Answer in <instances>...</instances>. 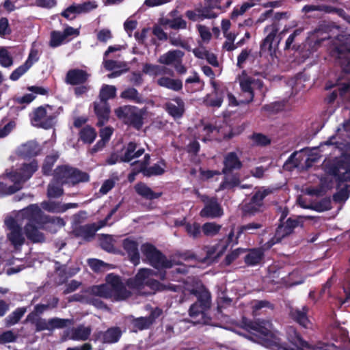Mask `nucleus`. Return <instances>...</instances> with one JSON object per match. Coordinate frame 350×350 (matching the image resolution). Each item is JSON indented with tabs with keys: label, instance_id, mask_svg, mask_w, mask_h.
Here are the masks:
<instances>
[{
	"label": "nucleus",
	"instance_id": "nucleus-1",
	"mask_svg": "<svg viewBox=\"0 0 350 350\" xmlns=\"http://www.w3.org/2000/svg\"><path fill=\"white\" fill-rule=\"evenodd\" d=\"M241 325L244 329L253 334V336L251 337L252 340L260 343L267 348L272 349L277 348L278 350H306L305 349H312V347L301 338L293 327H291L287 329L288 339L293 345L289 347L282 343L279 332L273 329L271 322L269 320L258 319L252 321L243 317ZM312 349L342 350V348L334 344L323 342H317L312 347Z\"/></svg>",
	"mask_w": 350,
	"mask_h": 350
},
{
	"label": "nucleus",
	"instance_id": "nucleus-2",
	"mask_svg": "<svg viewBox=\"0 0 350 350\" xmlns=\"http://www.w3.org/2000/svg\"><path fill=\"white\" fill-rule=\"evenodd\" d=\"M20 216H26L29 219L30 224L26 226L25 235L33 243L44 241V235L39 231L40 229L55 233L66 224L64 220L59 217L45 215L36 204H30L23 208Z\"/></svg>",
	"mask_w": 350,
	"mask_h": 350
},
{
	"label": "nucleus",
	"instance_id": "nucleus-3",
	"mask_svg": "<svg viewBox=\"0 0 350 350\" xmlns=\"http://www.w3.org/2000/svg\"><path fill=\"white\" fill-rule=\"evenodd\" d=\"M157 273L148 268L140 269L135 277L128 279L126 285L132 290L143 295L154 293L157 291L170 290L174 292L180 291L182 287L179 285L169 284L163 285L158 280L152 278Z\"/></svg>",
	"mask_w": 350,
	"mask_h": 350
},
{
	"label": "nucleus",
	"instance_id": "nucleus-4",
	"mask_svg": "<svg viewBox=\"0 0 350 350\" xmlns=\"http://www.w3.org/2000/svg\"><path fill=\"white\" fill-rule=\"evenodd\" d=\"M105 280V284L90 287V294L113 301H124L131 295V291L126 288L121 277L110 273L107 275Z\"/></svg>",
	"mask_w": 350,
	"mask_h": 350
},
{
	"label": "nucleus",
	"instance_id": "nucleus-5",
	"mask_svg": "<svg viewBox=\"0 0 350 350\" xmlns=\"http://www.w3.org/2000/svg\"><path fill=\"white\" fill-rule=\"evenodd\" d=\"M38 165L36 160L29 163H23L20 167L7 173V176L13 183L12 185L0 181V196L10 195L20 190L24 183L29 180L38 170Z\"/></svg>",
	"mask_w": 350,
	"mask_h": 350
},
{
	"label": "nucleus",
	"instance_id": "nucleus-6",
	"mask_svg": "<svg viewBox=\"0 0 350 350\" xmlns=\"http://www.w3.org/2000/svg\"><path fill=\"white\" fill-rule=\"evenodd\" d=\"M22 209L16 215L15 217H10L5 219V224L10 232L8 233V239L15 250H19L24 244L25 239L22 231V225L24 221H27L24 229L30 224L29 219L26 216H20Z\"/></svg>",
	"mask_w": 350,
	"mask_h": 350
},
{
	"label": "nucleus",
	"instance_id": "nucleus-7",
	"mask_svg": "<svg viewBox=\"0 0 350 350\" xmlns=\"http://www.w3.org/2000/svg\"><path fill=\"white\" fill-rule=\"evenodd\" d=\"M239 83L241 88L240 96L243 98L240 99L241 103H250L253 100L255 94L259 92L264 97L267 92L262 81L255 77L243 73L239 78Z\"/></svg>",
	"mask_w": 350,
	"mask_h": 350
},
{
	"label": "nucleus",
	"instance_id": "nucleus-8",
	"mask_svg": "<svg viewBox=\"0 0 350 350\" xmlns=\"http://www.w3.org/2000/svg\"><path fill=\"white\" fill-rule=\"evenodd\" d=\"M116 88L111 85H103L100 90L99 101L94 102V111L98 118V126L104 125L109 120L110 107L107 100L116 95Z\"/></svg>",
	"mask_w": 350,
	"mask_h": 350
},
{
	"label": "nucleus",
	"instance_id": "nucleus-9",
	"mask_svg": "<svg viewBox=\"0 0 350 350\" xmlns=\"http://www.w3.org/2000/svg\"><path fill=\"white\" fill-rule=\"evenodd\" d=\"M143 261L157 269H168L172 262L159 250L150 243H144L141 246Z\"/></svg>",
	"mask_w": 350,
	"mask_h": 350
},
{
	"label": "nucleus",
	"instance_id": "nucleus-10",
	"mask_svg": "<svg viewBox=\"0 0 350 350\" xmlns=\"http://www.w3.org/2000/svg\"><path fill=\"white\" fill-rule=\"evenodd\" d=\"M224 168L222 173L226 175L224 181L219 185V190L232 188L239 183V180L236 176H229L228 174L232 170H239L242 167V163L237 154L234 152L228 153L224 160Z\"/></svg>",
	"mask_w": 350,
	"mask_h": 350
},
{
	"label": "nucleus",
	"instance_id": "nucleus-11",
	"mask_svg": "<svg viewBox=\"0 0 350 350\" xmlns=\"http://www.w3.org/2000/svg\"><path fill=\"white\" fill-rule=\"evenodd\" d=\"M193 293L197 297L198 300L190 306L189 316L192 318L203 319L205 312L211 306V293L203 286L194 291Z\"/></svg>",
	"mask_w": 350,
	"mask_h": 350
},
{
	"label": "nucleus",
	"instance_id": "nucleus-12",
	"mask_svg": "<svg viewBox=\"0 0 350 350\" xmlns=\"http://www.w3.org/2000/svg\"><path fill=\"white\" fill-rule=\"evenodd\" d=\"M116 116L126 124L140 129L143 125V117L139 109L134 106L124 105L115 110Z\"/></svg>",
	"mask_w": 350,
	"mask_h": 350
},
{
	"label": "nucleus",
	"instance_id": "nucleus-13",
	"mask_svg": "<svg viewBox=\"0 0 350 350\" xmlns=\"http://www.w3.org/2000/svg\"><path fill=\"white\" fill-rule=\"evenodd\" d=\"M150 162L149 154H145L144 160L137 161L132 163L133 169L136 172H142L144 176L150 177L152 176H160L164 174L166 168V163L164 160L161 159L158 163L148 167Z\"/></svg>",
	"mask_w": 350,
	"mask_h": 350
},
{
	"label": "nucleus",
	"instance_id": "nucleus-14",
	"mask_svg": "<svg viewBox=\"0 0 350 350\" xmlns=\"http://www.w3.org/2000/svg\"><path fill=\"white\" fill-rule=\"evenodd\" d=\"M198 195L204 204V208L200 213L202 217L214 219L223 215V209L216 198H210L206 195H200L198 193Z\"/></svg>",
	"mask_w": 350,
	"mask_h": 350
},
{
	"label": "nucleus",
	"instance_id": "nucleus-15",
	"mask_svg": "<svg viewBox=\"0 0 350 350\" xmlns=\"http://www.w3.org/2000/svg\"><path fill=\"white\" fill-rule=\"evenodd\" d=\"M270 193L267 189H262L256 191L249 202L244 204L243 211L245 215H253L262 211L265 198Z\"/></svg>",
	"mask_w": 350,
	"mask_h": 350
},
{
	"label": "nucleus",
	"instance_id": "nucleus-16",
	"mask_svg": "<svg viewBox=\"0 0 350 350\" xmlns=\"http://www.w3.org/2000/svg\"><path fill=\"white\" fill-rule=\"evenodd\" d=\"M338 186L341 188L333 196L336 202H345L350 194V167L338 176Z\"/></svg>",
	"mask_w": 350,
	"mask_h": 350
},
{
	"label": "nucleus",
	"instance_id": "nucleus-17",
	"mask_svg": "<svg viewBox=\"0 0 350 350\" xmlns=\"http://www.w3.org/2000/svg\"><path fill=\"white\" fill-rule=\"evenodd\" d=\"M55 118L47 113L45 107H39L33 113L31 118V124L36 127L49 129L54 124Z\"/></svg>",
	"mask_w": 350,
	"mask_h": 350
},
{
	"label": "nucleus",
	"instance_id": "nucleus-18",
	"mask_svg": "<svg viewBox=\"0 0 350 350\" xmlns=\"http://www.w3.org/2000/svg\"><path fill=\"white\" fill-rule=\"evenodd\" d=\"M165 109L174 119H179L183 117L185 111V102L177 96L165 104Z\"/></svg>",
	"mask_w": 350,
	"mask_h": 350
},
{
	"label": "nucleus",
	"instance_id": "nucleus-19",
	"mask_svg": "<svg viewBox=\"0 0 350 350\" xmlns=\"http://www.w3.org/2000/svg\"><path fill=\"white\" fill-rule=\"evenodd\" d=\"M41 207L46 211L53 213H62L70 208H77L79 207L77 203H62L51 200L43 201Z\"/></svg>",
	"mask_w": 350,
	"mask_h": 350
},
{
	"label": "nucleus",
	"instance_id": "nucleus-20",
	"mask_svg": "<svg viewBox=\"0 0 350 350\" xmlns=\"http://www.w3.org/2000/svg\"><path fill=\"white\" fill-rule=\"evenodd\" d=\"M92 329L90 326L79 325L68 329L66 336L69 339L75 341H85L89 338Z\"/></svg>",
	"mask_w": 350,
	"mask_h": 350
},
{
	"label": "nucleus",
	"instance_id": "nucleus-21",
	"mask_svg": "<svg viewBox=\"0 0 350 350\" xmlns=\"http://www.w3.org/2000/svg\"><path fill=\"white\" fill-rule=\"evenodd\" d=\"M106 225V221H100L98 224L96 223L80 226L75 228V232L79 237L85 240L92 239L96 232Z\"/></svg>",
	"mask_w": 350,
	"mask_h": 350
},
{
	"label": "nucleus",
	"instance_id": "nucleus-22",
	"mask_svg": "<svg viewBox=\"0 0 350 350\" xmlns=\"http://www.w3.org/2000/svg\"><path fill=\"white\" fill-rule=\"evenodd\" d=\"M122 246L126 252L130 261L135 266L138 265L140 262V256L137 242L131 238H126L123 241Z\"/></svg>",
	"mask_w": 350,
	"mask_h": 350
},
{
	"label": "nucleus",
	"instance_id": "nucleus-23",
	"mask_svg": "<svg viewBox=\"0 0 350 350\" xmlns=\"http://www.w3.org/2000/svg\"><path fill=\"white\" fill-rule=\"evenodd\" d=\"M278 30L279 25L276 23H273L271 25L265 27V31L267 32V36L260 44V50L262 52H271L272 51L273 41L276 37Z\"/></svg>",
	"mask_w": 350,
	"mask_h": 350
},
{
	"label": "nucleus",
	"instance_id": "nucleus-24",
	"mask_svg": "<svg viewBox=\"0 0 350 350\" xmlns=\"http://www.w3.org/2000/svg\"><path fill=\"white\" fill-rule=\"evenodd\" d=\"M298 224L299 221L292 218H288L286 222L281 224L276 229L275 234V241L272 244L280 241L282 238L291 234Z\"/></svg>",
	"mask_w": 350,
	"mask_h": 350
},
{
	"label": "nucleus",
	"instance_id": "nucleus-25",
	"mask_svg": "<svg viewBox=\"0 0 350 350\" xmlns=\"http://www.w3.org/2000/svg\"><path fill=\"white\" fill-rule=\"evenodd\" d=\"M89 75L86 71L81 69H71L68 71L66 75L65 81L70 85H79L86 82Z\"/></svg>",
	"mask_w": 350,
	"mask_h": 350
},
{
	"label": "nucleus",
	"instance_id": "nucleus-26",
	"mask_svg": "<svg viewBox=\"0 0 350 350\" xmlns=\"http://www.w3.org/2000/svg\"><path fill=\"white\" fill-rule=\"evenodd\" d=\"M238 237H234V231L232 229L226 237H224L217 244L213 247V252L217 256L222 255L229 246H232L237 243Z\"/></svg>",
	"mask_w": 350,
	"mask_h": 350
},
{
	"label": "nucleus",
	"instance_id": "nucleus-27",
	"mask_svg": "<svg viewBox=\"0 0 350 350\" xmlns=\"http://www.w3.org/2000/svg\"><path fill=\"white\" fill-rule=\"evenodd\" d=\"M122 336V331L118 327L109 328L105 332H99L97 334V340H100L103 343H115L117 342Z\"/></svg>",
	"mask_w": 350,
	"mask_h": 350
},
{
	"label": "nucleus",
	"instance_id": "nucleus-28",
	"mask_svg": "<svg viewBox=\"0 0 350 350\" xmlns=\"http://www.w3.org/2000/svg\"><path fill=\"white\" fill-rule=\"evenodd\" d=\"M186 16L193 21H202L204 18H214L218 16V12L209 10L208 8L198 9L197 10H188L185 13Z\"/></svg>",
	"mask_w": 350,
	"mask_h": 350
},
{
	"label": "nucleus",
	"instance_id": "nucleus-29",
	"mask_svg": "<svg viewBox=\"0 0 350 350\" xmlns=\"http://www.w3.org/2000/svg\"><path fill=\"white\" fill-rule=\"evenodd\" d=\"M40 151L39 145L34 141H29L23 144L17 149L18 154L24 158L36 156Z\"/></svg>",
	"mask_w": 350,
	"mask_h": 350
},
{
	"label": "nucleus",
	"instance_id": "nucleus-30",
	"mask_svg": "<svg viewBox=\"0 0 350 350\" xmlns=\"http://www.w3.org/2000/svg\"><path fill=\"white\" fill-rule=\"evenodd\" d=\"M135 192L142 198L146 200H154L159 198L162 193L154 192L144 183H138L135 185Z\"/></svg>",
	"mask_w": 350,
	"mask_h": 350
},
{
	"label": "nucleus",
	"instance_id": "nucleus-31",
	"mask_svg": "<svg viewBox=\"0 0 350 350\" xmlns=\"http://www.w3.org/2000/svg\"><path fill=\"white\" fill-rule=\"evenodd\" d=\"M264 258V250L261 247L251 249L244 258L248 266H256L260 264Z\"/></svg>",
	"mask_w": 350,
	"mask_h": 350
},
{
	"label": "nucleus",
	"instance_id": "nucleus-32",
	"mask_svg": "<svg viewBox=\"0 0 350 350\" xmlns=\"http://www.w3.org/2000/svg\"><path fill=\"white\" fill-rule=\"evenodd\" d=\"M308 311V307L304 306L301 308H292L291 310L290 314L291 317L300 325L303 326L304 327H308V325L310 324V321L307 316Z\"/></svg>",
	"mask_w": 350,
	"mask_h": 350
},
{
	"label": "nucleus",
	"instance_id": "nucleus-33",
	"mask_svg": "<svg viewBox=\"0 0 350 350\" xmlns=\"http://www.w3.org/2000/svg\"><path fill=\"white\" fill-rule=\"evenodd\" d=\"M183 55L184 53L180 50H171L161 55L158 62L165 65H174L182 59Z\"/></svg>",
	"mask_w": 350,
	"mask_h": 350
},
{
	"label": "nucleus",
	"instance_id": "nucleus-34",
	"mask_svg": "<svg viewBox=\"0 0 350 350\" xmlns=\"http://www.w3.org/2000/svg\"><path fill=\"white\" fill-rule=\"evenodd\" d=\"M144 153V149L140 148L137 150V144L131 142L128 144L121 161L123 162H130L133 159L138 158Z\"/></svg>",
	"mask_w": 350,
	"mask_h": 350
},
{
	"label": "nucleus",
	"instance_id": "nucleus-35",
	"mask_svg": "<svg viewBox=\"0 0 350 350\" xmlns=\"http://www.w3.org/2000/svg\"><path fill=\"white\" fill-rule=\"evenodd\" d=\"M157 83L161 87H163L175 92H178L183 88V82L180 79L162 77L157 79Z\"/></svg>",
	"mask_w": 350,
	"mask_h": 350
},
{
	"label": "nucleus",
	"instance_id": "nucleus-36",
	"mask_svg": "<svg viewBox=\"0 0 350 350\" xmlns=\"http://www.w3.org/2000/svg\"><path fill=\"white\" fill-rule=\"evenodd\" d=\"M34 313H30L27 317V320L31 322L35 326V330L37 332L48 330L50 331L49 319L36 317Z\"/></svg>",
	"mask_w": 350,
	"mask_h": 350
},
{
	"label": "nucleus",
	"instance_id": "nucleus-37",
	"mask_svg": "<svg viewBox=\"0 0 350 350\" xmlns=\"http://www.w3.org/2000/svg\"><path fill=\"white\" fill-rule=\"evenodd\" d=\"M71 167L63 165L55 169L54 179L62 184H70V176H71Z\"/></svg>",
	"mask_w": 350,
	"mask_h": 350
},
{
	"label": "nucleus",
	"instance_id": "nucleus-38",
	"mask_svg": "<svg viewBox=\"0 0 350 350\" xmlns=\"http://www.w3.org/2000/svg\"><path fill=\"white\" fill-rule=\"evenodd\" d=\"M120 96L124 99L129 100L137 104L144 103V99L142 96L133 88L126 89L121 93Z\"/></svg>",
	"mask_w": 350,
	"mask_h": 350
},
{
	"label": "nucleus",
	"instance_id": "nucleus-39",
	"mask_svg": "<svg viewBox=\"0 0 350 350\" xmlns=\"http://www.w3.org/2000/svg\"><path fill=\"white\" fill-rule=\"evenodd\" d=\"M63 184L53 178L49 184L47 188V196L49 198H57L62 196L64 190Z\"/></svg>",
	"mask_w": 350,
	"mask_h": 350
},
{
	"label": "nucleus",
	"instance_id": "nucleus-40",
	"mask_svg": "<svg viewBox=\"0 0 350 350\" xmlns=\"http://www.w3.org/2000/svg\"><path fill=\"white\" fill-rule=\"evenodd\" d=\"M167 70L164 66L148 63L145 64L142 68L144 73L153 77L166 74Z\"/></svg>",
	"mask_w": 350,
	"mask_h": 350
},
{
	"label": "nucleus",
	"instance_id": "nucleus-41",
	"mask_svg": "<svg viewBox=\"0 0 350 350\" xmlns=\"http://www.w3.org/2000/svg\"><path fill=\"white\" fill-rule=\"evenodd\" d=\"M26 312V308L24 307L18 308L5 319V325L10 327L16 324Z\"/></svg>",
	"mask_w": 350,
	"mask_h": 350
},
{
	"label": "nucleus",
	"instance_id": "nucleus-42",
	"mask_svg": "<svg viewBox=\"0 0 350 350\" xmlns=\"http://www.w3.org/2000/svg\"><path fill=\"white\" fill-rule=\"evenodd\" d=\"M310 150L308 148H304L300 150L299 151H295L293 153H292L290 157L288 158L286 161L284 163V167L288 168V167H297L299 164L300 163L301 161L303 159L302 158H300V157H297L299 153L301 152H306L308 154H309V152Z\"/></svg>",
	"mask_w": 350,
	"mask_h": 350
},
{
	"label": "nucleus",
	"instance_id": "nucleus-43",
	"mask_svg": "<svg viewBox=\"0 0 350 350\" xmlns=\"http://www.w3.org/2000/svg\"><path fill=\"white\" fill-rule=\"evenodd\" d=\"M254 5L255 2L254 0H248L241 5L235 6L231 13V18L234 20L239 16L243 15L249 9Z\"/></svg>",
	"mask_w": 350,
	"mask_h": 350
},
{
	"label": "nucleus",
	"instance_id": "nucleus-44",
	"mask_svg": "<svg viewBox=\"0 0 350 350\" xmlns=\"http://www.w3.org/2000/svg\"><path fill=\"white\" fill-rule=\"evenodd\" d=\"M251 308L254 316L260 314L265 308L273 309L271 304L266 300H254L251 303Z\"/></svg>",
	"mask_w": 350,
	"mask_h": 350
},
{
	"label": "nucleus",
	"instance_id": "nucleus-45",
	"mask_svg": "<svg viewBox=\"0 0 350 350\" xmlns=\"http://www.w3.org/2000/svg\"><path fill=\"white\" fill-rule=\"evenodd\" d=\"M69 42L66 40L63 32L59 31H53L51 33V40L49 45L52 48H56L62 44Z\"/></svg>",
	"mask_w": 350,
	"mask_h": 350
},
{
	"label": "nucleus",
	"instance_id": "nucleus-46",
	"mask_svg": "<svg viewBox=\"0 0 350 350\" xmlns=\"http://www.w3.org/2000/svg\"><path fill=\"white\" fill-rule=\"evenodd\" d=\"M262 228V225L257 222H251L242 225L239 228L237 237L239 238L242 234H255L258 229Z\"/></svg>",
	"mask_w": 350,
	"mask_h": 350
},
{
	"label": "nucleus",
	"instance_id": "nucleus-47",
	"mask_svg": "<svg viewBox=\"0 0 350 350\" xmlns=\"http://www.w3.org/2000/svg\"><path fill=\"white\" fill-rule=\"evenodd\" d=\"M79 135L81 139L86 144H92L96 137L95 129L89 126L83 127L81 130Z\"/></svg>",
	"mask_w": 350,
	"mask_h": 350
},
{
	"label": "nucleus",
	"instance_id": "nucleus-48",
	"mask_svg": "<svg viewBox=\"0 0 350 350\" xmlns=\"http://www.w3.org/2000/svg\"><path fill=\"white\" fill-rule=\"evenodd\" d=\"M71 176H70V183L75 185L81 182H88L89 175L86 172H81L76 168L71 167Z\"/></svg>",
	"mask_w": 350,
	"mask_h": 350
},
{
	"label": "nucleus",
	"instance_id": "nucleus-49",
	"mask_svg": "<svg viewBox=\"0 0 350 350\" xmlns=\"http://www.w3.org/2000/svg\"><path fill=\"white\" fill-rule=\"evenodd\" d=\"M72 323L73 320L70 319H61L57 317L49 319L50 331L66 327L72 324Z\"/></svg>",
	"mask_w": 350,
	"mask_h": 350
},
{
	"label": "nucleus",
	"instance_id": "nucleus-50",
	"mask_svg": "<svg viewBox=\"0 0 350 350\" xmlns=\"http://www.w3.org/2000/svg\"><path fill=\"white\" fill-rule=\"evenodd\" d=\"M13 64V58L7 47H0V65L4 68H9Z\"/></svg>",
	"mask_w": 350,
	"mask_h": 350
},
{
	"label": "nucleus",
	"instance_id": "nucleus-51",
	"mask_svg": "<svg viewBox=\"0 0 350 350\" xmlns=\"http://www.w3.org/2000/svg\"><path fill=\"white\" fill-rule=\"evenodd\" d=\"M221 226L215 222H206L202 226V230L204 235L207 237H213L216 235L221 230Z\"/></svg>",
	"mask_w": 350,
	"mask_h": 350
},
{
	"label": "nucleus",
	"instance_id": "nucleus-52",
	"mask_svg": "<svg viewBox=\"0 0 350 350\" xmlns=\"http://www.w3.org/2000/svg\"><path fill=\"white\" fill-rule=\"evenodd\" d=\"M185 230L188 235L193 239H197L201 235L202 227L198 223H186L185 224Z\"/></svg>",
	"mask_w": 350,
	"mask_h": 350
},
{
	"label": "nucleus",
	"instance_id": "nucleus-53",
	"mask_svg": "<svg viewBox=\"0 0 350 350\" xmlns=\"http://www.w3.org/2000/svg\"><path fill=\"white\" fill-rule=\"evenodd\" d=\"M79 14L88 13L98 7L96 1H88L82 3H75Z\"/></svg>",
	"mask_w": 350,
	"mask_h": 350
},
{
	"label": "nucleus",
	"instance_id": "nucleus-54",
	"mask_svg": "<svg viewBox=\"0 0 350 350\" xmlns=\"http://www.w3.org/2000/svg\"><path fill=\"white\" fill-rule=\"evenodd\" d=\"M288 101L283 100L276 101L269 105L263 106L262 110L274 113L286 109V105Z\"/></svg>",
	"mask_w": 350,
	"mask_h": 350
},
{
	"label": "nucleus",
	"instance_id": "nucleus-55",
	"mask_svg": "<svg viewBox=\"0 0 350 350\" xmlns=\"http://www.w3.org/2000/svg\"><path fill=\"white\" fill-rule=\"evenodd\" d=\"M36 98V95L32 93L26 94L23 96H16L13 98L14 103L16 105H21L19 107L21 109L25 108V107L31 103Z\"/></svg>",
	"mask_w": 350,
	"mask_h": 350
},
{
	"label": "nucleus",
	"instance_id": "nucleus-56",
	"mask_svg": "<svg viewBox=\"0 0 350 350\" xmlns=\"http://www.w3.org/2000/svg\"><path fill=\"white\" fill-rule=\"evenodd\" d=\"M214 90L215 93V96H209L206 98V102L209 106L219 107L221 105L223 102V96L219 93V90L215 85H214Z\"/></svg>",
	"mask_w": 350,
	"mask_h": 350
},
{
	"label": "nucleus",
	"instance_id": "nucleus-57",
	"mask_svg": "<svg viewBox=\"0 0 350 350\" xmlns=\"http://www.w3.org/2000/svg\"><path fill=\"white\" fill-rule=\"evenodd\" d=\"M132 323L135 332L148 329L152 325L151 320H149L147 317L136 318L133 321Z\"/></svg>",
	"mask_w": 350,
	"mask_h": 350
},
{
	"label": "nucleus",
	"instance_id": "nucleus-58",
	"mask_svg": "<svg viewBox=\"0 0 350 350\" xmlns=\"http://www.w3.org/2000/svg\"><path fill=\"white\" fill-rule=\"evenodd\" d=\"M305 278L301 275L299 271H294L288 275V280L286 282L290 286L299 285L304 283Z\"/></svg>",
	"mask_w": 350,
	"mask_h": 350
},
{
	"label": "nucleus",
	"instance_id": "nucleus-59",
	"mask_svg": "<svg viewBox=\"0 0 350 350\" xmlns=\"http://www.w3.org/2000/svg\"><path fill=\"white\" fill-rule=\"evenodd\" d=\"M40 59V53L37 49L32 46L29 53L27 59L25 62V64L27 65L29 68L36 63Z\"/></svg>",
	"mask_w": 350,
	"mask_h": 350
},
{
	"label": "nucleus",
	"instance_id": "nucleus-60",
	"mask_svg": "<svg viewBox=\"0 0 350 350\" xmlns=\"http://www.w3.org/2000/svg\"><path fill=\"white\" fill-rule=\"evenodd\" d=\"M30 68L25 64L19 66L10 75V79L16 81L24 75Z\"/></svg>",
	"mask_w": 350,
	"mask_h": 350
},
{
	"label": "nucleus",
	"instance_id": "nucleus-61",
	"mask_svg": "<svg viewBox=\"0 0 350 350\" xmlns=\"http://www.w3.org/2000/svg\"><path fill=\"white\" fill-rule=\"evenodd\" d=\"M61 15L68 21H72L79 15L75 3L72 4L62 12Z\"/></svg>",
	"mask_w": 350,
	"mask_h": 350
},
{
	"label": "nucleus",
	"instance_id": "nucleus-62",
	"mask_svg": "<svg viewBox=\"0 0 350 350\" xmlns=\"http://www.w3.org/2000/svg\"><path fill=\"white\" fill-rule=\"evenodd\" d=\"M251 139L253 143L257 146H266L271 142V139L267 135L262 133H254Z\"/></svg>",
	"mask_w": 350,
	"mask_h": 350
},
{
	"label": "nucleus",
	"instance_id": "nucleus-63",
	"mask_svg": "<svg viewBox=\"0 0 350 350\" xmlns=\"http://www.w3.org/2000/svg\"><path fill=\"white\" fill-rule=\"evenodd\" d=\"M17 338L18 335L11 330L3 332L0 334V344L14 342Z\"/></svg>",
	"mask_w": 350,
	"mask_h": 350
},
{
	"label": "nucleus",
	"instance_id": "nucleus-64",
	"mask_svg": "<svg viewBox=\"0 0 350 350\" xmlns=\"http://www.w3.org/2000/svg\"><path fill=\"white\" fill-rule=\"evenodd\" d=\"M169 27L173 29H185L187 28V22L181 17L170 20L167 23Z\"/></svg>",
	"mask_w": 350,
	"mask_h": 350
}]
</instances>
